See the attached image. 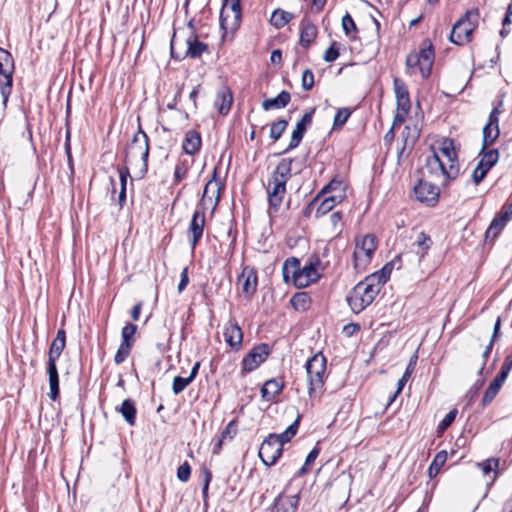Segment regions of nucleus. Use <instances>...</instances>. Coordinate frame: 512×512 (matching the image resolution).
<instances>
[{"instance_id":"603ef678","label":"nucleus","mask_w":512,"mask_h":512,"mask_svg":"<svg viewBox=\"0 0 512 512\" xmlns=\"http://www.w3.org/2000/svg\"><path fill=\"white\" fill-rule=\"evenodd\" d=\"M191 475V467L187 461L180 465L177 469V478L181 482H187Z\"/></svg>"},{"instance_id":"412c9836","label":"nucleus","mask_w":512,"mask_h":512,"mask_svg":"<svg viewBox=\"0 0 512 512\" xmlns=\"http://www.w3.org/2000/svg\"><path fill=\"white\" fill-rule=\"evenodd\" d=\"M393 87L397 102V111L408 114L411 108L409 91L403 80L394 78Z\"/></svg>"},{"instance_id":"a878e982","label":"nucleus","mask_w":512,"mask_h":512,"mask_svg":"<svg viewBox=\"0 0 512 512\" xmlns=\"http://www.w3.org/2000/svg\"><path fill=\"white\" fill-rule=\"evenodd\" d=\"M317 36L316 26L307 18L302 19L300 23V40L302 47L308 48Z\"/></svg>"},{"instance_id":"dca6fc26","label":"nucleus","mask_w":512,"mask_h":512,"mask_svg":"<svg viewBox=\"0 0 512 512\" xmlns=\"http://www.w3.org/2000/svg\"><path fill=\"white\" fill-rule=\"evenodd\" d=\"M269 355V346L265 343L255 346L242 360V369L252 372L263 363Z\"/></svg>"},{"instance_id":"c9c22d12","label":"nucleus","mask_w":512,"mask_h":512,"mask_svg":"<svg viewBox=\"0 0 512 512\" xmlns=\"http://www.w3.org/2000/svg\"><path fill=\"white\" fill-rule=\"evenodd\" d=\"M341 199L342 195L324 197L317 208L316 215L322 216L330 212Z\"/></svg>"},{"instance_id":"8fccbe9b","label":"nucleus","mask_w":512,"mask_h":512,"mask_svg":"<svg viewBox=\"0 0 512 512\" xmlns=\"http://www.w3.org/2000/svg\"><path fill=\"white\" fill-rule=\"evenodd\" d=\"M351 115V111L348 108H340L336 112L334 117V127L343 126Z\"/></svg>"},{"instance_id":"c03bdc74","label":"nucleus","mask_w":512,"mask_h":512,"mask_svg":"<svg viewBox=\"0 0 512 512\" xmlns=\"http://www.w3.org/2000/svg\"><path fill=\"white\" fill-rule=\"evenodd\" d=\"M191 382H193V381L189 377H185V378L181 377V376L174 377L173 383H172V391H173V393L176 394V395L181 393L182 391L185 390V388Z\"/></svg>"},{"instance_id":"6ab92c4d","label":"nucleus","mask_w":512,"mask_h":512,"mask_svg":"<svg viewBox=\"0 0 512 512\" xmlns=\"http://www.w3.org/2000/svg\"><path fill=\"white\" fill-rule=\"evenodd\" d=\"M224 340L227 345L235 351L242 346L243 332L235 318H230L223 332Z\"/></svg>"},{"instance_id":"49530a36","label":"nucleus","mask_w":512,"mask_h":512,"mask_svg":"<svg viewBox=\"0 0 512 512\" xmlns=\"http://www.w3.org/2000/svg\"><path fill=\"white\" fill-rule=\"evenodd\" d=\"M500 388H501L500 386L491 382L489 384L488 388L486 389L484 396L482 398V405L483 406L488 405L496 397Z\"/></svg>"},{"instance_id":"4c0bfd02","label":"nucleus","mask_w":512,"mask_h":512,"mask_svg":"<svg viewBox=\"0 0 512 512\" xmlns=\"http://www.w3.org/2000/svg\"><path fill=\"white\" fill-rule=\"evenodd\" d=\"M507 220L503 218L501 215H498L495 217L492 222L490 223L487 231H486V238H495L497 237L500 232L503 230L505 225L507 224Z\"/></svg>"},{"instance_id":"5fc2aeb1","label":"nucleus","mask_w":512,"mask_h":512,"mask_svg":"<svg viewBox=\"0 0 512 512\" xmlns=\"http://www.w3.org/2000/svg\"><path fill=\"white\" fill-rule=\"evenodd\" d=\"M413 372H414L413 370L406 367L405 372L403 373L402 377L398 380L397 391L392 396L390 402L394 401L396 396L402 391V389L404 388L405 384L407 383V381L409 380V378Z\"/></svg>"},{"instance_id":"72a5a7b5","label":"nucleus","mask_w":512,"mask_h":512,"mask_svg":"<svg viewBox=\"0 0 512 512\" xmlns=\"http://www.w3.org/2000/svg\"><path fill=\"white\" fill-rule=\"evenodd\" d=\"M129 425L136 422V407L131 399H125L118 410Z\"/></svg>"},{"instance_id":"a19ab883","label":"nucleus","mask_w":512,"mask_h":512,"mask_svg":"<svg viewBox=\"0 0 512 512\" xmlns=\"http://www.w3.org/2000/svg\"><path fill=\"white\" fill-rule=\"evenodd\" d=\"M287 126L288 121L285 119H279L278 121L273 122L270 127V138L273 141L280 139Z\"/></svg>"},{"instance_id":"7c9ffc66","label":"nucleus","mask_w":512,"mask_h":512,"mask_svg":"<svg viewBox=\"0 0 512 512\" xmlns=\"http://www.w3.org/2000/svg\"><path fill=\"white\" fill-rule=\"evenodd\" d=\"M440 154V157L444 159L447 165L449 164H456L458 163L457 153L455 151V148L453 146V142L451 140H445L442 142L441 146L438 149V152Z\"/></svg>"},{"instance_id":"bb28decb","label":"nucleus","mask_w":512,"mask_h":512,"mask_svg":"<svg viewBox=\"0 0 512 512\" xmlns=\"http://www.w3.org/2000/svg\"><path fill=\"white\" fill-rule=\"evenodd\" d=\"M202 140L200 134L195 130H188L182 143V149L187 155L196 154L201 148Z\"/></svg>"},{"instance_id":"39448f33","label":"nucleus","mask_w":512,"mask_h":512,"mask_svg":"<svg viewBox=\"0 0 512 512\" xmlns=\"http://www.w3.org/2000/svg\"><path fill=\"white\" fill-rule=\"evenodd\" d=\"M305 368L309 383L308 394L313 398L323 392L327 370L326 358L321 352L316 353L307 360Z\"/></svg>"},{"instance_id":"79ce46f5","label":"nucleus","mask_w":512,"mask_h":512,"mask_svg":"<svg viewBox=\"0 0 512 512\" xmlns=\"http://www.w3.org/2000/svg\"><path fill=\"white\" fill-rule=\"evenodd\" d=\"M137 331V326L132 323H127L121 331V343L130 344L133 346L134 344V335Z\"/></svg>"},{"instance_id":"f3484780","label":"nucleus","mask_w":512,"mask_h":512,"mask_svg":"<svg viewBox=\"0 0 512 512\" xmlns=\"http://www.w3.org/2000/svg\"><path fill=\"white\" fill-rule=\"evenodd\" d=\"M238 284L247 299H251L257 291L258 275L257 270L251 266H245L238 276Z\"/></svg>"},{"instance_id":"864d4df0","label":"nucleus","mask_w":512,"mask_h":512,"mask_svg":"<svg viewBox=\"0 0 512 512\" xmlns=\"http://www.w3.org/2000/svg\"><path fill=\"white\" fill-rule=\"evenodd\" d=\"M314 86V74L310 69H306L302 74V88L309 91Z\"/></svg>"},{"instance_id":"cd10ccee","label":"nucleus","mask_w":512,"mask_h":512,"mask_svg":"<svg viewBox=\"0 0 512 512\" xmlns=\"http://www.w3.org/2000/svg\"><path fill=\"white\" fill-rule=\"evenodd\" d=\"M300 260L296 257H290L285 260L282 266V275L286 283L294 282L297 274L300 272Z\"/></svg>"},{"instance_id":"c756f323","label":"nucleus","mask_w":512,"mask_h":512,"mask_svg":"<svg viewBox=\"0 0 512 512\" xmlns=\"http://www.w3.org/2000/svg\"><path fill=\"white\" fill-rule=\"evenodd\" d=\"M480 160L478 165L485 169L487 172L498 162L499 160V151L497 149L486 150L483 148L479 153Z\"/></svg>"},{"instance_id":"a18cd8bd","label":"nucleus","mask_w":512,"mask_h":512,"mask_svg":"<svg viewBox=\"0 0 512 512\" xmlns=\"http://www.w3.org/2000/svg\"><path fill=\"white\" fill-rule=\"evenodd\" d=\"M132 346L130 344L120 343V346L114 356V362L119 365L123 363L130 354Z\"/></svg>"},{"instance_id":"20e7f679","label":"nucleus","mask_w":512,"mask_h":512,"mask_svg":"<svg viewBox=\"0 0 512 512\" xmlns=\"http://www.w3.org/2000/svg\"><path fill=\"white\" fill-rule=\"evenodd\" d=\"M66 346V332L64 329L57 331L56 337L53 339L49 352L47 362V373L49 376L50 393L49 397L56 400L59 396V376L56 362L61 356Z\"/></svg>"},{"instance_id":"393cba45","label":"nucleus","mask_w":512,"mask_h":512,"mask_svg":"<svg viewBox=\"0 0 512 512\" xmlns=\"http://www.w3.org/2000/svg\"><path fill=\"white\" fill-rule=\"evenodd\" d=\"M284 388V383L280 378L267 380L261 388V397L265 401H273Z\"/></svg>"},{"instance_id":"4468645a","label":"nucleus","mask_w":512,"mask_h":512,"mask_svg":"<svg viewBox=\"0 0 512 512\" xmlns=\"http://www.w3.org/2000/svg\"><path fill=\"white\" fill-rule=\"evenodd\" d=\"M205 210L206 207H203L202 210L196 209L192 215L188 227V239L192 251L195 250L196 246L198 245L203 236L205 226Z\"/></svg>"},{"instance_id":"09e8293b","label":"nucleus","mask_w":512,"mask_h":512,"mask_svg":"<svg viewBox=\"0 0 512 512\" xmlns=\"http://www.w3.org/2000/svg\"><path fill=\"white\" fill-rule=\"evenodd\" d=\"M457 415V410L453 409L449 413L446 414V416L440 421L437 427V432L442 433L444 432L455 420Z\"/></svg>"},{"instance_id":"7ed1b4c3","label":"nucleus","mask_w":512,"mask_h":512,"mask_svg":"<svg viewBox=\"0 0 512 512\" xmlns=\"http://www.w3.org/2000/svg\"><path fill=\"white\" fill-rule=\"evenodd\" d=\"M301 415H298L287 429L280 433L269 434L262 442L259 448V457L266 466L274 465L283 452V445L289 442L296 434L299 428Z\"/></svg>"},{"instance_id":"f257e3e1","label":"nucleus","mask_w":512,"mask_h":512,"mask_svg":"<svg viewBox=\"0 0 512 512\" xmlns=\"http://www.w3.org/2000/svg\"><path fill=\"white\" fill-rule=\"evenodd\" d=\"M393 263L360 281L347 296V302L354 313H360L368 307L380 292L381 287L389 280Z\"/></svg>"},{"instance_id":"b1692460","label":"nucleus","mask_w":512,"mask_h":512,"mask_svg":"<svg viewBox=\"0 0 512 512\" xmlns=\"http://www.w3.org/2000/svg\"><path fill=\"white\" fill-rule=\"evenodd\" d=\"M233 102V95L227 86H221L217 91L214 106L218 112L225 116L229 113Z\"/></svg>"},{"instance_id":"0eeeda50","label":"nucleus","mask_w":512,"mask_h":512,"mask_svg":"<svg viewBox=\"0 0 512 512\" xmlns=\"http://www.w3.org/2000/svg\"><path fill=\"white\" fill-rule=\"evenodd\" d=\"M434 48L430 41L425 40L422 43L419 52H411L406 57V66L409 73L413 74L415 68H418L424 79L428 78L431 74L432 66L434 63Z\"/></svg>"},{"instance_id":"4d7b16f0","label":"nucleus","mask_w":512,"mask_h":512,"mask_svg":"<svg viewBox=\"0 0 512 512\" xmlns=\"http://www.w3.org/2000/svg\"><path fill=\"white\" fill-rule=\"evenodd\" d=\"M342 186V182L336 179L331 180L319 193L315 201L321 196L326 195L327 193L334 191Z\"/></svg>"},{"instance_id":"6e6d98bb","label":"nucleus","mask_w":512,"mask_h":512,"mask_svg":"<svg viewBox=\"0 0 512 512\" xmlns=\"http://www.w3.org/2000/svg\"><path fill=\"white\" fill-rule=\"evenodd\" d=\"M499 465L498 459H490L479 464L484 475H488L491 471L495 470Z\"/></svg>"},{"instance_id":"e433bc0d","label":"nucleus","mask_w":512,"mask_h":512,"mask_svg":"<svg viewBox=\"0 0 512 512\" xmlns=\"http://www.w3.org/2000/svg\"><path fill=\"white\" fill-rule=\"evenodd\" d=\"M447 457H448V454L445 450L439 451L435 455L433 461L431 462V464L428 468V473L431 478L435 477L439 473L442 466L446 463Z\"/></svg>"},{"instance_id":"13d9d810","label":"nucleus","mask_w":512,"mask_h":512,"mask_svg":"<svg viewBox=\"0 0 512 512\" xmlns=\"http://www.w3.org/2000/svg\"><path fill=\"white\" fill-rule=\"evenodd\" d=\"M339 57V50L335 47V43H333L324 53L323 59L326 62H334Z\"/></svg>"},{"instance_id":"680f3d73","label":"nucleus","mask_w":512,"mask_h":512,"mask_svg":"<svg viewBox=\"0 0 512 512\" xmlns=\"http://www.w3.org/2000/svg\"><path fill=\"white\" fill-rule=\"evenodd\" d=\"M499 215H501L503 218H505L507 221H509L512 217V200L508 203H505L500 212Z\"/></svg>"},{"instance_id":"aec40b11","label":"nucleus","mask_w":512,"mask_h":512,"mask_svg":"<svg viewBox=\"0 0 512 512\" xmlns=\"http://www.w3.org/2000/svg\"><path fill=\"white\" fill-rule=\"evenodd\" d=\"M300 501V492L294 495L280 493L273 502L270 512H295Z\"/></svg>"},{"instance_id":"5701e85b","label":"nucleus","mask_w":512,"mask_h":512,"mask_svg":"<svg viewBox=\"0 0 512 512\" xmlns=\"http://www.w3.org/2000/svg\"><path fill=\"white\" fill-rule=\"evenodd\" d=\"M320 278V274L317 270L316 264L310 263L301 268L297 274L293 284L297 288H305L310 284L316 282Z\"/></svg>"},{"instance_id":"f8f14e48","label":"nucleus","mask_w":512,"mask_h":512,"mask_svg":"<svg viewBox=\"0 0 512 512\" xmlns=\"http://www.w3.org/2000/svg\"><path fill=\"white\" fill-rule=\"evenodd\" d=\"M241 0H224L220 12V26L224 31L223 38L229 32H234L240 24L241 19Z\"/></svg>"},{"instance_id":"473e14b6","label":"nucleus","mask_w":512,"mask_h":512,"mask_svg":"<svg viewBox=\"0 0 512 512\" xmlns=\"http://www.w3.org/2000/svg\"><path fill=\"white\" fill-rule=\"evenodd\" d=\"M290 303L295 310L304 312L310 307L311 297L307 292H297L292 296Z\"/></svg>"},{"instance_id":"f03ea898","label":"nucleus","mask_w":512,"mask_h":512,"mask_svg":"<svg viewBox=\"0 0 512 512\" xmlns=\"http://www.w3.org/2000/svg\"><path fill=\"white\" fill-rule=\"evenodd\" d=\"M292 158H283L267 178L265 186L268 212L277 213L287 192V182L292 177Z\"/></svg>"},{"instance_id":"37998d69","label":"nucleus","mask_w":512,"mask_h":512,"mask_svg":"<svg viewBox=\"0 0 512 512\" xmlns=\"http://www.w3.org/2000/svg\"><path fill=\"white\" fill-rule=\"evenodd\" d=\"M320 453V448L315 446L307 455L304 465L298 470L296 476L301 477L305 475L308 471L309 466H311Z\"/></svg>"},{"instance_id":"ddd939ff","label":"nucleus","mask_w":512,"mask_h":512,"mask_svg":"<svg viewBox=\"0 0 512 512\" xmlns=\"http://www.w3.org/2000/svg\"><path fill=\"white\" fill-rule=\"evenodd\" d=\"M130 149L133 155H139L141 157L142 165L139 171V177H143L148 171L149 137L141 128L135 133Z\"/></svg>"},{"instance_id":"2f4dec72","label":"nucleus","mask_w":512,"mask_h":512,"mask_svg":"<svg viewBox=\"0 0 512 512\" xmlns=\"http://www.w3.org/2000/svg\"><path fill=\"white\" fill-rule=\"evenodd\" d=\"M193 160H189L187 158H180L175 165L174 174H173V184L178 185L182 180H184L187 176V173L191 166L193 165Z\"/></svg>"},{"instance_id":"774afa93","label":"nucleus","mask_w":512,"mask_h":512,"mask_svg":"<svg viewBox=\"0 0 512 512\" xmlns=\"http://www.w3.org/2000/svg\"><path fill=\"white\" fill-rule=\"evenodd\" d=\"M511 23H512V0L508 5V8H507V11H506V14H505L502 24H503V26H505V25H508Z\"/></svg>"},{"instance_id":"6e6552de","label":"nucleus","mask_w":512,"mask_h":512,"mask_svg":"<svg viewBox=\"0 0 512 512\" xmlns=\"http://www.w3.org/2000/svg\"><path fill=\"white\" fill-rule=\"evenodd\" d=\"M479 12L477 9L468 10L452 27L450 41L456 45H464L471 40L472 33L478 26Z\"/></svg>"},{"instance_id":"1a4fd4ad","label":"nucleus","mask_w":512,"mask_h":512,"mask_svg":"<svg viewBox=\"0 0 512 512\" xmlns=\"http://www.w3.org/2000/svg\"><path fill=\"white\" fill-rule=\"evenodd\" d=\"M425 169L430 176L441 180L442 185H448L450 180H454L459 175L460 167L456 164L447 165L439 153H433L426 158Z\"/></svg>"},{"instance_id":"4be33fe9","label":"nucleus","mask_w":512,"mask_h":512,"mask_svg":"<svg viewBox=\"0 0 512 512\" xmlns=\"http://www.w3.org/2000/svg\"><path fill=\"white\" fill-rule=\"evenodd\" d=\"M313 113L314 110L305 113L301 120L297 122L296 127L292 132L290 143L282 153H286L300 144L307 127L312 123Z\"/></svg>"},{"instance_id":"ea45409f","label":"nucleus","mask_w":512,"mask_h":512,"mask_svg":"<svg viewBox=\"0 0 512 512\" xmlns=\"http://www.w3.org/2000/svg\"><path fill=\"white\" fill-rule=\"evenodd\" d=\"M129 169L128 168H122L119 169V177H120V185L121 189L118 195V202L120 207H123V205L126 202V186H127V178L129 177Z\"/></svg>"},{"instance_id":"e2e57ef3","label":"nucleus","mask_w":512,"mask_h":512,"mask_svg":"<svg viewBox=\"0 0 512 512\" xmlns=\"http://www.w3.org/2000/svg\"><path fill=\"white\" fill-rule=\"evenodd\" d=\"M499 114L500 110L498 107L493 108L490 112L488 123L486 125L499 126Z\"/></svg>"},{"instance_id":"c85d7f7f","label":"nucleus","mask_w":512,"mask_h":512,"mask_svg":"<svg viewBox=\"0 0 512 512\" xmlns=\"http://www.w3.org/2000/svg\"><path fill=\"white\" fill-rule=\"evenodd\" d=\"M291 100V94L288 91H281L276 97L266 99L262 102V108L266 111L270 109H281L286 107Z\"/></svg>"},{"instance_id":"f704fd0d","label":"nucleus","mask_w":512,"mask_h":512,"mask_svg":"<svg viewBox=\"0 0 512 512\" xmlns=\"http://www.w3.org/2000/svg\"><path fill=\"white\" fill-rule=\"evenodd\" d=\"M293 14L282 9H276L271 15L270 23L277 29L283 28L293 19Z\"/></svg>"},{"instance_id":"a211bd4d","label":"nucleus","mask_w":512,"mask_h":512,"mask_svg":"<svg viewBox=\"0 0 512 512\" xmlns=\"http://www.w3.org/2000/svg\"><path fill=\"white\" fill-rule=\"evenodd\" d=\"M217 169L215 168L213 171V177L204 187L203 195L200 201V205L206 207V205L210 202H213V205L216 206L220 200L221 192L224 190L223 183L216 179Z\"/></svg>"},{"instance_id":"58836bf2","label":"nucleus","mask_w":512,"mask_h":512,"mask_svg":"<svg viewBox=\"0 0 512 512\" xmlns=\"http://www.w3.org/2000/svg\"><path fill=\"white\" fill-rule=\"evenodd\" d=\"M500 135L499 126L485 125L483 128V150L491 145Z\"/></svg>"},{"instance_id":"de8ad7c7","label":"nucleus","mask_w":512,"mask_h":512,"mask_svg":"<svg viewBox=\"0 0 512 512\" xmlns=\"http://www.w3.org/2000/svg\"><path fill=\"white\" fill-rule=\"evenodd\" d=\"M416 244L419 248L422 249L421 257H423L426 254V252L430 249L432 245V240L429 235H427L424 232H420L418 234Z\"/></svg>"},{"instance_id":"2eb2a0df","label":"nucleus","mask_w":512,"mask_h":512,"mask_svg":"<svg viewBox=\"0 0 512 512\" xmlns=\"http://www.w3.org/2000/svg\"><path fill=\"white\" fill-rule=\"evenodd\" d=\"M414 194L416 199L421 203L427 206H434L439 200L440 190L436 185L421 179L418 184L414 186Z\"/></svg>"},{"instance_id":"9b49d317","label":"nucleus","mask_w":512,"mask_h":512,"mask_svg":"<svg viewBox=\"0 0 512 512\" xmlns=\"http://www.w3.org/2000/svg\"><path fill=\"white\" fill-rule=\"evenodd\" d=\"M14 61L12 55L0 48V93L3 107H7L13 86Z\"/></svg>"},{"instance_id":"bf43d9fd","label":"nucleus","mask_w":512,"mask_h":512,"mask_svg":"<svg viewBox=\"0 0 512 512\" xmlns=\"http://www.w3.org/2000/svg\"><path fill=\"white\" fill-rule=\"evenodd\" d=\"M487 171L485 169H483L482 167H480L478 164L476 166V168L473 170V173H472V180L473 182L478 185L480 182H482V180L486 177L487 175Z\"/></svg>"},{"instance_id":"69168bd1","label":"nucleus","mask_w":512,"mask_h":512,"mask_svg":"<svg viewBox=\"0 0 512 512\" xmlns=\"http://www.w3.org/2000/svg\"><path fill=\"white\" fill-rule=\"evenodd\" d=\"M509 373L505 371H499L498 375L493 379V383L497 384L498 386H502L505 380L507 379Z\"/></svg>"},{"instance_id":"338daca9","label":"nucleus","mask_w":512,"mask_h":512,"mask_svg":"<svg viewBox=\"0 0 512 512\" xmlns=\"http://www.w3.org/2000/svg\"><path fill=\"white\" fill-rule=\"evenodd\" d=\"M509 373L505 371H499L498 375L493 379V383L497 384L498 386H502L505 380L507 379Z\"/></svg>"},{"instance_id":"0e129e2a","label":"nucleus","mask_w":512,"mask_h":512,"mask_svg":"<svg viewBox=\"0 0 512 512\" xmlns=\"http://www.w3.org/2000/svg\"><path fill=\"white\" fill-rule=\"evenodd\" d=\"M188 282H189L188 270H187V268H184L182 273H181L180 282L178 284V291L182 292L186 288V286L188 285Z\"/></svg>"},{"instance_id":"3c124183","label":"nucleus","mask_w":512,"mask_h":512,"mask_svg":"<svg viewBox=\"0 0 512 512\" xmlns=\"http://www.w3.org/2000/svg\"><path fill=\"white\" fill-rule=\"evenodd\" d=\"M342 28L346 35L357 30L356 24L348 12L342 18Z\"/></svg>"},{"instance_id":"423d86ee","label":"nucleus","mask_w":512,"mask_h":512,"mask_svg":"<svg viewBox=\"0 0 512 512\" xmlns=\"http://www.w3.org/2000/svg\"><path fill=\"white\" fill-rule=\"evenodd\" d=\"M170 46L171 56L176 59H184L186 57L199 58L208 49L207 44L199 41L195 33L189 34L182 42L177 39L176 32H174Z\"/></svg>"},{"instance_id":"9d476101","label":"nucleus","mask_w":512,"mask_h":512,"mask_svg":"<svg viewBox=\"0 0 512 512\" xmlns=\"http://www.w3.org/2000/svg\"><path fill=\"white\" fill-rule=\"evenodd\" d=\"M377 248V239L373 234L358 236L355 239V249L353 252L354 268L357 271L364 270L371 262L374 252Z\"/></svg>"},{"instance_id":"052dcab7","label":"nucleus","mask_w":512,"mask_h":512,"mask_svg":"<svg viewBox=\"0 0 512 512\" xmlns=\"http://www.w3.org/2000/svg\"><path fill=\"white\" fill-rule=\"evenodd\" d=\"M203 473H204V481H203V487H202V495H203V498L206 499L208 497V488H209V484L212 479V473L208 469H205Z\"/></svg>"}]
</instances>
